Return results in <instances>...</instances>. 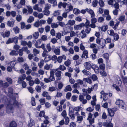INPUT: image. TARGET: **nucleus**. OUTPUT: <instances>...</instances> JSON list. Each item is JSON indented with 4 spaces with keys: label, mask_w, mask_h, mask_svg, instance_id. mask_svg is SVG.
Returning <instances> with one entry per match:
<instances>
[{
    "label": "nucleus",
    "mask_w": 127,
    "mask_h": 127,
    "mask_svg": "<svg viewBox=\"0 0 127 127\" xmlns=\"http://www.w3.org/2000/svg\"><path fill=\"white\" fill-rule=\"evenodd\" d=\"M39 35V33L37 32H35L33 34V37L35 39H37L38 38Z\"/></svg>",
    "instance_id": "nucleus-36"
},
{
    "label": "nucleus",
    "mask_w": 127,
    "mask_h": 127,
    "mask_svg": "<svg viewBox=\"0 0 127 127\" xmlns=\"http://www.w3.org/2000/svg\"><path fill=\"white\" fill-rule=\"evenodd\" d=\"M33 52L35 56L37 54H38L39 53V51L35 48H34L33 49Z\"/></svg>",
    "instance_id": "nucleus-64"
},
{
    "label": "nucleus",
    "mask_w": 127,
    "mask_h": 127,
    "mask_svg": "<svg viewBox=\"0 0 127 127\" xmlns=\"http://www.w3.org/2000/svg\"><path fill=\"white\" fill-rule=\"evenodd\" d=\"M84 23H81L79 25H75L74 27V29L75 30H81L82 28L84 27Z\"/></svg>",
    "instance_id": "nucleus-10"
},
{
    "label": "nucleus",
    "mask_w": 127,
    "mask_h": 127,
    "mask_svg": "<svg viewBox=\"0 0 127 127\" xmlns=\"http://www.w3.org/2000/svg\"><path fill=\"white\" fill-rule=\"evenodd\" d=\"M6 79L9 84H11L12 83V80L11 78L8 77H6Z\"/></svg>",
    "instance_id": "nucleus-61"
},
{
    "label": "nucleus",
    "mask_w": 127,
    "mask_h": 127,
    "mask_svg": "<svg viewBox=\"0 0 127 127\" xmlns=\"http://www.w3.org/2000/svg\"><path fill=\"white\" fill-rule=\"evenodd\" d=\"M107 33L109 35L113 36L114 33V31L112 30H108L107 31Z\"/></svg>",
    "instance_id": "nucleus-40"
},
{
    "label": "nucleus",
    "mask_w": 127,
    "mask_h": 127,
    "mask_svg": "<svg viewBox=\"0 0 127 127\" xmlns=\"http://www.w3.org/2000/svg\"><path fill=\"white\" fill-rule=\"evenodd\" d=\"M27 8L28 9V12L29 13L31 14L33 12V9L31 6H27Z\"/></svg>",
    "instance_id": "nucleus-58"
},
{
    "label": "nucleus",
    "mask_w": 127,
    "mask_h": 127,
    "mask_svg": "<svg viewBox=\"0 0 127 127\" xmlns=\"http://www.w3.org/2000/svg\"><path fill=\"white\" fill-rule=\"evenodd\" d=\"M117 110V109L115 108H113L112 109H107V111L109 115L111 117L114 116L115 112Z\"/></svg>",
    "instance_id": "nucleus-6"
},
{
    "label": "nucleus",
    "mask_w": 127,
    "mask_h": 127,
    "mask_svg": "<svg viewBox=\"0 0 127 127\" xmlns=\"http://www.w3.org/2000/svg\"><path fill=\"white\" fill-rule=\"evenodd\" d=\"M75 23V21L74 20H69L67 23V24L72 26L74 25Z\"/></svg>",
    "instance_id": "nucleus-37"
},
{
    "label": "nucleus",
    "mask_w": 127,
    "mask_h": 127,
    "mask_svg": "<svg viewBox=\"0 0 127 127\" xmlns=\"http://www.w3.org/2000/svg\"><path fill=\"white\" fill-rule=\"evenodd\" d=\"M83 80L90 84H91L92 83V81L89 78H84Z\"/></svg>",
    "instance_id": "nucleus-35"
},
{
    "label": "nucleus",
    "mask_w": 127,
    "mask_h": 127,
    "mask_svg": "<svg viewBox=\"0 0 127 127\" xmlns=\"http://www.w3.org/2000/svg\"><path fill=\"white\" fill-rule=\"evenodd\" d=\"M84 65L86 69L87 70H90L92 67L91 64L88 62H86L84 64Z\"/></svg>",
    "instance_id": "nucleus-19"
},
{
    "label": "nucleus",
    "mask_w": 127,
    "mask_h": 127,
    "mask_svg": "<svg viewBox=\"0 0 127 127\" xmlns=\"http://www.w3.org/2000/svg\"><path fill=\"white\" fill-rule=\"evenodd\" d=\"M66 5V2L62 3L60 2L58 4V6L59 8H61L62 6L63 8H64L65 7Z\"/></svg>",
    "instance_id": "nucleus-25"
},
{
    "label": "nucleus",
    "mask_w": 127,
    "mask_h": 127,
    "mask_svg": "<svg viewBox=\"0 0 127 127\" xmlns=\"http://www.w3.org/2000/svg\"><path fill=\"white\" fill-rule=\"evenodd\" d=\"M82 107L80 106H77L74 107V111L76 112H79L82 110Z\"/></svg>",
    "instance_id": "nucleus-60"
},
{
    "label": "nucleus",
    "mask_w": 127,
    "mask_h": 127,
    "mask_svg": "<svg viewBox=\"0 0 127 127\" xmlns=\"http://www.w3.org/2000/svg\"><path fill=\"white\" fill-rule=\"evenodd\" d=\"M73 12L75 14H78L80 13V11L78 8H74L73 10Z\"/></svg>",
    "instance_id": "nucleus-32"
},
{
    "label": "nucleus",
    "mask_w": 127,
    "mask_h": 127,
    "mask_svg": "<svg viewBox=\"0 0 127 127\" xmlns=\"http://www.w3.org/2000/svg\"><path fill=\"white\" fill-rule=\"evenodd\" d=\"M82 72L85 75H89L90 74V73L89 71H87L85 69L83 70L82 71Z\"/></svg>",
    "instance_id": "nucleus-56"
},
{
    "label": "nucleus",
    "mask_w": 127,
    "mask_h": 127,
    "mask_svg": "<svg viewBox=\"0 0 127 127\" xmlns=\"http://www.w3.org/2000/svg\"><path fill=\"white\" fill-rule=\"evenodd\" d=\"M79 99L80 101L82 102L83 104H85L87 102V100L86 99H84V97L82 95H80L79 97Z\"/></svg>",
    "instance_id": "nucleus-11"
},
{
    "label": "nucleus",
    "mask_w": 127,
    "mask_h": 127,
    "mask_svg": "<svg viewBox=\"0 0 127 127\" xmlns=\"http://www.w3.org/2000/svg\"><path fill=\"white\" fill-rule=\"evenodd\" d=\"M49 3L53 4V5L54 6H56L57 4L56 0H48Z\"/></svg>",
    "instance_id": "nucleus-24"
},
{
    "label": "nucleus",
    "mask_w": 127,
    "mask_h": 127,
    "mask_svg": "<svg viewBox=\"0 0 127 127\" xmlns=\"http://www.w3.org/2000/svg\"><path fill=\"white\" fill-rule=\"evenodd\" d=\"M9 64H10V66L12 67L13 69H15L14 66L16 64V62L15 61H13L9 63Z\"/></svg>",
    "instance_id": "nucleus-33"
},
{
    "label": "nucleus",
    "mask_w": 127,
    "mask_h": 127,
    "mask_svg": "<svg viewBox=\"0 0 127 127\" xmlns=\"http://www.w3.org/2000/svg\"><path fill=\"white\" fill-rule=\"evenodd\" d=\"M58 26V24L55 23H52L51 25V27L53 28H57Z\"/></svg>",
    "instance_id": "nucleus-52"
},
{
    "label": "nucleus",
    "mask_w": 127,
    "mask_h": 127,
    "mask_svg": "<svg viewBox=\"0 0 127 127\" xmlns=\"http://www.w3.org/2000/svg\"><path fill=\"white\" fill-rule=\"evenodd\" d=\"M8 95L10 97V100H9L8 104L6 107V111L7 113H13L14 107L18 108L19 107V103L15 100V94L13 93V90L11 87L8 88Z\"/></svg>",
    "instance_id": "nucleus-1"
},
{
    "label": "nucleus",
    "mask_w": 127,
    "mask_h": 127,
    "mask_svg": "<svg viewBox=\"0 0 127 127\" xmlns=\"http://www.w3.org/2000/svg\"><path fill=\"white\" fill-rule=\"evenodd\" d=\"M112 124L111 122L109 123L105 122L103 123V125L104 126L107 127H111V126H112Z\"/></svg>",
    "instance_id": "nucleus-30"
},
{
    "label": "nucleus",
    "mask_w": 127,
    "mask_h": 127,
    "mask_svg": "<svg viewBox=\"0 0 127 127\" xmlns=\"http://www.w3.org/2000/svg\"><path fill=\"white\" fill-rule=\"evenodd\" d=\"M34 25L36 27H38L41 25L39 20H37L34 24Z\"/></svg>",
    "instance_id": "nucleus-41"
},
{
    "label": "nucleus",
    "mask_w": 127,
    "mask_h": 127,
    "mask_svg": "<svg viewBox=\"0 0 127 127\" xmlns=\"http://www.w3.org/2000/svg\"><path fill=\"white\" fill-rule=\"evenodd\" d=\"M10 32L8 31H7L4 32H2L1 33V35L4 38L5 37H8L10 35Z\"/></svg>",
    "instance_id": "nucleus-15"
},
{
    "label": "nucleus",
    "mask_w": 127,
    "mask_h": 127,
    "mask_svg": "<svg viewBox=\"0 0 127 127\" xmlns=\"http://www.w3.org/2000/svg\"><path fill=\"white\" fill-rule=\"evenodd\" d=\"M81 33L82 34L81 36L82 39H83L87 37V35L85 33V31L84 30H83L81 31Z\"/></svg>",
    "instance_id": "nucleus-27"
},
{
    "label": "nucleus",
    "mask_w": 127,
    "mask_h": 127,
    "mask_svg": "<svg viewBox=\"0 0 127 127\" xmlns=\"http://www.w3.org/2000/svg\"><path fill=\"white\" fill-rule=\"evenodd\" d=\"M54 53L56 55H59L60 52V49L59 48H56L53 49Z\"/></svg>",
    "instance_id": "nucleus-21"
},
{
    "label": "nucleus",
    "mask_w": 127,
    "mask_h": 127,
    "mask_svg": "<svg viewBox=\"0 0 127 127\" xmlns=\"http://www.w3.org/2000/svg\"><path fill=\"white\" fill-rule=\"evenodd\" d=\"M99 6L101 7H103L105 5L104 3L102 0H99L98 2Z\"/></svg>",
    "instance_id": "nucleus-29"
},
{
    "label": "nucleus",
    "mask_w": 127,
    "mask_h": 127,
    "mask_svg": "<svg viewBox=\"0 0 127 127\" xmlns=\"http://www.w3.org/2000/svg\"><path fill=\"white\" fill-rule=\"evenodd\" d=\"M64 8L66 11H67V12H69L70 11H72L73 9V8L71 3H66V6Z\"/></svg>",
    "instance_id": "nucleus-4"
},
{
    "label": "nucleus",
    "mask_w": 127,
    "mask_h": 127,
    "mask_svg": "<svg viewBox=\"0 0 127 127\" xmlns=\"http://www.w3.org/2000/svg\"><path fill=\"white\" fill-rule=\"evenodd\" d=\"M46 48L48 50L47 51L49 52L51 50V48L50 46V43L47 44L46 46Z\"/></svg>",
    "instance_id": "nucleus-49"
},
{
    "label": "nucleus",
    "mask_w": 127,
    "mask_h": 127,
    "mask_svg": "<svg viewBox=\"0 0 127 127\" xmlns=\"http://www.w3.org/2000/svg\"><path fill=\"white\" fill-rule=\"evenodd\" d=\"M108 28L107 26V25H104L102 26L101 28V30L105 32L106 31Z\"/></svg>",
    "instance_id": "nucleus-62"
},
{
    "label": "nucleus",
    "mask_w": 127,
    "mask_h": 127,
    "mask_svg": "<svg viewBox=\"0 0 127 127\" xmlns=\"http://www.w3.org/2000/svg\"><path fill=\"white\" fill-rule=\"evenodd\" d=\"M61 14L60 11L59 10H57L55 11L53 14L54 16H56L60 15Z\"/></svg>",
    "instance_id": "nucleus-31"
},
{
    "label": "nucleus",
    "mask_w": 127,
    "mask_h": 127,
    "mask_svg": "<svg viewBox=\"0 0 127 127\" xmlns=\"http://www.w3.org/2000/svg\"><path fill=\"white\" fill-rule=\"evenodd\" d=\"M74 107L72 106H69V114L74 113Z\"/></svg>",
    "instance_id": "nucleus-28"
},
{
    "label": "nucleus",
    "mask_w": 127,
    "mask_h": 127,
    "mask_svg": "<svg viewBox=\"0 0 127 127\" xmlns=\"http://www.w3.org/2000/svg\"><path fill=\"white\" fill-rule=\"evenodd\" d=\"M14 23V20L13 19H11L10 20L7 21L6 23L8 26L12 27L13 26Z\"/></svg>",
    "instance_id": "nucleus-18"
},
{
    "label": "nucleus",
    "mask_w": 127,
    "mask_h": 127,
    "mask_svg": "<svg viewBox=\"0 0 127 127\" xmlns=\"http://www.w3.org/2000/svg\"><path fill=\"white\" fill-rule=\"evenodd\" d=\"M90 78H91L93 81L96 80L97 79V77L95 74H93L92 75L90 76Z\"/></svg>",
    "instance_id": "nucleus-51"
},
{
    "label": "nucleus",
    "mask_w": 127,
    "mask_h": 127,
    "mask_svg": "<svg viewBox=\"0 0 127 127\" xmlns=\"http://www.w3.org/2000/svg\"><path fill=\"white\" fill-rule=\"evenodd\" d=\"M17 126L16 123L15 121H12L10 123V125L9 126H7L6 127H16Z\"/></svg>",
    "instance_id": "nucleus-22"
},
{
    "label": "nucleus",
    "mask_w": 127,
    "mask_h": 127,
    "mask_svg": "<svg viewBox=\"0 0 127 127\" xmlns=\"http://www.w3.org/2000/svg\"><path fill=\"white\" fill-rule=\"evenodd\" d=\"M52 65L51 64H50L49 65L46 64L44 66V69L47 70H48L51 68L52 67Z\"/></svg>",
    "instance_id": "nucleus-26"
},
{
    "label": "nucleus",
    "mask_w": 127,
    "mask_h": 127,
    "mask_svg": "<svg viewBox=\"0 0 127 127\" xmlns=\"http://www.w3.org/2000/svg\"><path fill=\"white\" fill-rule=\"evenodd\" d=\"M103 9L101 7L99 8L97 11V12L98 14H102L103 13Z\"/></svg>",
    "instance_id": "nucleus-53"
},
{
    "label": "nucleus",
    "mask_w": 127,
    "mask_h": 127,
    "mask_svg": "<svg viewBox=\"0 0 127 127\" xmlns=\"http://www.w3.org/2000/svg\"><path fill=\"white\" fill-rule=\"evenodd\" d=\"M57 69H51L50 72V75L54 76V73L55 72L56 73Z\"/></svg>",
    "instance_id": "nucleus-54"
},
{
    "label": "nucleus",
    "mask_w": 127,
    "mask_h": 127,
    "mask_svg": "<svg viewBox=\"0 0 127 127\" xmlns=\"http://www.w3.org/2000/svg\"><path fill=\"white\" fill-rule=\"evenodd\" d=\"M61 47L62 50L64 51L67 52L68 51L67 48L66 46L62 45L61 46Z\"/></svg>",
    "instance_id": "nucleus-57"
},
{
    "label": "nucleus",
    "mask_w": 127,
    "mask_h": 127,
    "mask_svg": "<svg viewBox=\"0 0 127 127\" xmlns=\"http://www.w3.org/2000/svg\"><path fill=\"white\" fill-rule=\"evenodd\" d=\"M92 115L91 113H89L88 114V116L87 120L89 121L90 124H93L95 122V119L94 118H92Z\"/></svg>",
    "instance_id": "nucleus-7"
},
{
    "label": "nucleus",
    "mask_w": 127,
    "mask_h": 127,
    "mask_svg": "<svg viewBox=\"0 0 127 127\" xmlns=\"http://www.w3.org/2000/svg\"><path fill=\"white\" fill-rule=\"evenodd\" d=\"M92 68L94 70L95 73H98L100 72L99 67L96 65L95 64L93 65L92 66Z\"/></svg>",
    "instance_id": "nucleus-12"
},
{
    "label": "nucleus",
    "mask_w": 127,
    "mask_h": 127,
    "mask_svg": "<svg viewBox=\"0 0 127 127\" xmlns=\"http://www.w3.org/2000/svg\"><path fill=\"white\" fill-rule=\"evenodd\" d=\"M13 42H14L15 43H17L18 42V37L16 36L15 37L12 38Z\"/></svg>",
    "instance_id": "nucleus-59"
},
{
    "label": "nucleus",
    "mask_w": 127,
    "mask_h": 127,
    "mask_svg": "<svg viewBox=\"0 0 127 127\" xmlns=\"http://www.w3.org/2000/svg\"><path fill=\"white\" fill-rule=\"evenodd\" d=\"M88 52L86 50H84L83 51V54L82 55L81 57L82 58H88Z\"/></svg>",
    "instance_id": "nucleus-16"
},
{
    "label": "nucleus",
    "mask_w": 127,
    "mask_h": 127,
    "mask_svg": "<svg viewBox=\"0 0 127 127\" xmlns=\"http://www.w3.org/2000/svg\"><path fill=\"white\" fill-rule=\"evenodd\" d=\"M45 57L44 59V61L45 62H47L51 60V56L50 55L48 54L46 55V56Z\"/></svg>",
    "instance_id": "nucleus-20"
},
{
    "label": "nucleus",
    "mask_w": 127,
    "mask_h": 127,
    "mask_svg": "<svg viewBox=\"0 0 127 127\" xmlns=\"http://www.w3.org/2000/svg\"><path fill=\"white\" fill-rule=\"evenodd\" d=\"M36 91L38 93H40L41 91V87L38 85L35 88Z\"/></svg>",
    "instance_id": "nucleus-43"
},
{
    "label": "nucleus",
    "mask_w": 127,
    "mask_h": 127,
    "mask_svg": "<svg viewBox=\"0 0 127 127\" xmlns=\"http://www.w3.org/2000/svg\"><path fill=\"white\" fill-rule=\"evenodd\" d=\"M58 69L56 71V73L55 75L57 78V80H60L61 79V74L62 73V72L60 71L59 70V68H58Z\"/></svg>",
    "instance_id": "nucleus-14"
},
{
    "label": "nucleus",
    "mask_w": 127,
    "mask_h": 127,
    "mask_svg": "<svg viewBox=\"0 0 127 127\" xmlns=\"http://www.w3.org/2000/svg\"><path fill=\"white\" fill-rule=\"evenodd\" d=\"M116 103L117 105H118L120 108L123 109H126L125 105L122 100L119 99H117L116 102Z\"/></svg>",
    "instance_id": "nucleus-3"
},
{
    "label": "nucleus",
    "mask_w": 127,
    "mask_h": 127,
    "mask_svg": "<svg viewBox=\"0 0 127 127\" xmlns=\"http://www.w3.org/2000/svg\"><path fill=\"white\" fill-rule=\"evenodd\" d=\"M34 19V18L33 16H30L29 18L27 20V22L29 23H31Z\"/></svg>",
    "instance_id": "nucleus-50"
},
{
    "label": "nucleus",
    "mask_w": 127,
    "mask_h": 127,
    "mask_svg": "<svg viewBox=\"0 0 127 127\" xmlns=\"http://www.w3.org/2000/svg\"><path fill=\"white\" fill-rule=\"evenodd\" d=\"M96 43L99 44L102 48H104L106 43L105 39L102 38L100 39L99 38H97L96 39Z\"/></svg>",
    "instance_id": "nucleus-2"
},
{
    "label": "nucleus",
    "mask_w": 127,
    "mask_h": 127,
    "mask_svg": "<svg viewBox=\"0 0 127 127\" xmlns=\"http://www.w3.org/2000/svg\"><path fill=\"white\" fill-rule=\"evenodd\" d=\"M71 64V61L69 59H68L66 61H65L64 63V64L67 66H69Z\"/></svg>",
    "instance_id": "nucleus-45"
},
{
    "label": "nucleus",
    "mask_w": 127,
    "mask_h": 127,
    "mask_svg": "<svg viewBox=\"0 0 127 127\" xmlns=\"http://www.w3.org/2000/svg\"><path fill=\"white\" fill-rule=\"evenodd\" d=\"M113 36L114 39L115 40H118L119 37L118 34L116 33H114V34L112 36Z\"/></svg>",
    "instance_id": "nucleus-44"
},
{
    "label": "nucleus",
    "mask_w": 127,
    "mask_h": 127,
    "mask_svg": "<svg viewBox=\"0 0 127 127\" xmlns=\"http://www.w3.org/2000/svg\"><path fill=\"white\" fill-rule=\"evenodd\" d=\"M56 89L53 86L49 87V88L48 91L50 92H52L55 91Z\"/></svg>",
    "instance_id": "nucleus-47"
},
{
    "label": "nucleus",
    "mask_w": 127,
    "mask_h": 127,
    "mask_svg": "<svg viewBox=\"0 0 127 127\" xmlns=\"http://www.w3.org/2000/svg\"><path fill=\"white\" fill-rule=\"evenodd\" d=\"M84 26H85L86 28L89 27L90 24L89 21L86 19V22L85 24L84 23Z\"/></svg>",
    "instance_id": "nucleus-38"
},
{
    "label": "nucleus",
    "mask_w": 127,
    "mask_h": 127,
    "mask_svg": "<svg viewBox=\"0 0 127 127\" xmlns=\"http://www.w3.org/2000/svg\"><path fill=\"white\" fill-rule=\"evenodd\" d=\"M33 9L35 10H37L38 12H41L42 11V9L41 8L39 7L38 4H36L33 7Z\"/></svg>",
    "instance_id": "nucleus-17"
},
{
    "label": "nucleus",
    "mask_w": 127,
    "mask_h": 127,
    "mask_svg": "<svg viewBox=\"0 0 127 127\" xmlns=\"http://www.w3.org/2000/svg\"><path fill=\"white\" fill-rule=\"evenodd\" d=\"M22 17L21 15H18L17 16L16 20L18 21H20L22 20Z\"/></svg>",
    "instance_id": "nucleus-63"
},
{
    "label": "nucleus",
    "mask_w": 127,
    "mask_h": 127,
    "mask_svg": "<svg viewBox=\"0 0 127 127\" xmlns=\"http://www.w3.org/2000/svg\"><path fill=\"white\" fill-rule=\"evenodd\" d=\"M105 66L104 64H102L99 65L100 71H103L104 70Z\"/></svg>",
    "instance_id": "nucleus-42"
},
{
    "label": "nucleus",
    "mask_w": 127,
    "mask_h": 127,
    "mask_svg": "<svg viewBox=\"0 0 127 127\" xmlns=\"http://www.w3.org/2000/svg\"><path fill=\"white\" fill-rule=\"evenodd\" d=\"M63 59L65 60L66 59V57L64 55H63L62 56L58 57L57 59V61L59 63H61L63 61Z\"/></svg>",
    "instance_id": "nucleus-8"
},
{
    "label": "nucleus",
    "mask_w": 127,
    "mask_h": 127,
    "mask_svg": "<svg viewBox=\"0 0 127 127\" xmlns=\"http://www.w3.org/2000/svg\"><path fill=\"white\" fill-rule=\"evenodd\" d=\"M44 64V62L43 60H41L40 62L38 63V65L40 68H41Z\"/></svg>",
    "instance_id": "nucleus-46"
},
{
    "label": "nucleus",
    "mask_w": 127,
    "mask_h": 127,
    "mask_svg": "<svg viewBox=\"0 0 127 127\" xmlns=\"http://www.w3.org/2000/svg\"><path fill=\"white\" fill-rule=\"evenodd\" d=\"M38 41H36V43L35 44V47L38 48H42L43 50H46V48H45V44L44 43H42L40 46L39 44L41 42L40 41H39V43L38 44Z\"/></svg>",
    "instance_id": "nucleus-9"
},
{
    "label": "nucleus",
    "mask_w": 127,
    "mask_h": 127,
    "mask_svg": "<svg viewBox=\"0 0 127 127\" xmlns=\"http://www.w3.org/2000/svg\"><path fill=\"white\" fill-rule=\"evenodd\" d=\"M35 124L34 120L31 119H30V121H29L28 124L27 126H28L31 127Z\"/></svg>",
    "instance_id": "nucleus-23"
},
{
    "label": "nucleus",
    "mask_w": 127,
    "mask_h": 127,
    "mask_svg": "<svg viewBox=\"0 0 127 127\" xmlns=\"http://www.w3.org/2000/svg\"><path fill=\"white\" fill-rule=\"evenodd\" d=\"M62 36V34L60 32L57 33L56 34V37L58 39H60Z\"/></svg>",
    "instance_id": "nucleus-55"
},
{
    "label": "nucleus",
    "mask_w": 127,
    "mask_h": 127,
    "mask_svg": "<svg viewBox=\"0 0 127 127\" xmlns=\"http://www.w3.org/2000/svg\"><path fill=\"white\" fill-rule=\"evenodd\" d=\"M77 122L79 123L81 122L83 119V117L82 116H78L77 117Z\"/></svg>",
    "instance_id": "nucleus-39"
},
{
    "label": "nucleus",
    "mask_w": 127,
    "mask_h": 127,
    "mask_svg": "<svg viewBox=\"0 0 127 127\" xmlns=\"http://www.w3.org/2000/svg\"><path fill=\"white\" fill-rule=\"evenodd\" d=\"M77 83H75L72 86L73 88H78L80 87L79 85H81L83 84V80L80 79H78L76 80Z\"/></svg>",
    "instance_id": "nucleus-5"
},
{
    "label": "nucleus",
    "mask_w": 127,
    "mask_h": 127,
    "mask_svg": "<svg viewBox=\"0 0 127 127\" xmlns=\"http://www.w3.org/2000/svg\"><path fill=\"white\" fill-rule=\"evenodd\" d=\"M71 90V88L70 85H68L66 86L64 90L66 92H67L68 91H70Z\"/></svg>",
    "instance_id": "nucleus-34"
},
{
    "label": "nucleus",
    "mask_w": 127,
    "mask_h": 127,
    "mask_svg": "<svg viewBox=\"0 0 127 127\" xmlns=\"http://www.w3.org/2000/svg\"><path fill=\"white\" fill-rule=\"evenodd\" d=\"M87 12L90 14L91 16V18L95 17V15L94 12L92 9L90 8H88V9H87Z\"/></svg>",
    "instance_id": "nucleus-13"
},
{
    "label": "nucleus",
    "mask_w": 127,
    "mask_h": 127,
    "mask_svg": "<svg viewBox=\"0 0 127 127\" xmlns=\"http://www.w3.org/2000/svg\"><path fill=\"white\" fill-rule=\"evenodd\" d=\"M13 30L15 33H18L19 32V29L17 27H16L13 28Z\"/></svg>",
    "instance_id": "nucleus-48"
}]
</instances>
